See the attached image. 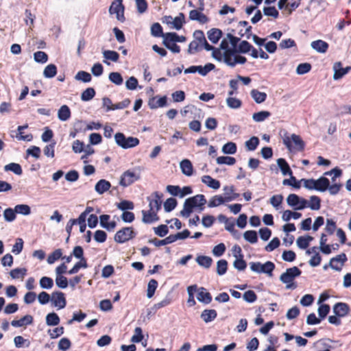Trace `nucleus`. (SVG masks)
I'll use <instances>...</instances> for the list:
<instances>
[{
    "instance_id": "obj_1",
    "label": "nucleus",
    "mask_w": 351,
    "mask_h": 351,
    "mask_svg": "<svg viewBox=\"0 0 351 351\" xmlns=\"http://www.w3.org/2000/svg\"><path fill=\"white\" fill-rule=\"evenodd\" d=\"M206 203L205 196L202 194L189 197L184 201L183 209L180 211V215L185 218L189 217L195 208H198L199 211H202Z\"/></svg>"
},
{
    "instance_id": "obj_2",
    "label": "nucleus",
    "mask_w": 351,
    "mask_h": 351,
    "mask_svg": "<svg viewBox=\"0 0 351 351\" xmlns=\"http://www.w3.org/2000/svg\"><path fill=\"white\" fill-rule=\"evenodd\" d=\"M302 271L298 267H293L286 269L280 276V280L286 284L287 289L293 290L297 288V284L293 280L301 275Z\"/></svg>"
},
{
    "instance_id": "obj_3",
    "label": "nucleus",
    "mask_w": 351,
    "mask_h": 351,
    "mask_svg": "<svg viewBox=\"0 0 351 351\" xmlns=\"http://www.w3.org/2000/svg\"><path fill=\"white\" fill-rule=\"evenodd\" d=\"M114 141L118 146L125 149L134 147L139 144L138 138L132 136L126 137L121 132L114 134Z\"/></svg>"
},
{
    "instance_id": "obj_4",
    "label": "nucleus",
    "mask_w": 351,
    "mask_h": 351,
    "mask_svg": "<svg viewBox=\"0 0 351 351\" xmlns=\"http://www.w3.org/2000/svg\"><path fill=\"white\" fill-rule=\"evenodd\" d=\"M250 269L256 274H265L268 276H272L275 269V265L271 261H267L264 264L261 262H250L249 263Z\"/></svg>"
},
{
    "instance_id": "obj_5",
    "label": "nucleus",
    "mask_w": 351,
    "mask_h": 351,
    "mask_svg": "<svg viewBox=\"0 0 351 351\" xmlns=\"http://www.w3.org/2000/svg\"><path fill=\"white\" fill-rule=\"evenodd\" d=\"M291 141L295 144V148L298 151H303L304 149L305 144L300 136L292 134L289 136L287 133L283 137V143L288 149L291 147Z\"/></svg>"
},
{
    "instance_id": "obj_6",
    "label": "nucleus",
    "mask_w": 351,
    "mask_h": 351,
    "mask_svg": "<svg viewBox=\"0 0 351 351\" xmlns=\"http://www.w3.org/2000/svg\"><path fill=\"white\" fill-rule=\"evenodd\" d=\"M136 237L132 227H125L117 232L114 239L117 243H123Z\"/></svg>"
},
{
    "instance_id": "obj_7",
    "label": "nucleus",
    "mask_w": 351,
    "mask_h": 351,
    "mask_svg": "<svg viewBox=\"0 0 351 351\" xmlns=\"http://www.w3.org/2000/svg\"><path fill=\"white\" fill-rule=\"evenodd\" d=\"M124 10L125 8L123 4V0H114L109 8V13L110 14H115L117 19L121 22H123L125 19L124 16Z\"/></svg>"
},
{
    "instance_id": "obj_8",
    "label": "nucleus",
    "mask_w": 351,
    "mask_h": 351,
    "mask_svg": "<svg viewBox=\"0 0 351 351\" xmlns=\"http://www.w3.org/2000/svg\"><path fill=\"white\" fill-rule=\"evenodd\" d=\"M140 179L139 173H136L134 171L130 170H128L125 171L121 176V179L119 181V184L122 186L126 187L132 184H133L135 181Z\"/></svg>"
},
{
    "instance_id": "obj_9",
    "label": "nucleus",
    "mask_w": 351,
    "mask_h": 351,
    "mask_svg": "<svg viewBox=\"0 0 351 351\" xmlns=\"http://www.w3.org/2000/svg\"><path fill=\"white\" fill-rule=\"evenodd\" d=\"M162 197L163 194L158 191L147 197V199L149 202V207L151 210H155L157 213L161 208Z\"/></svg>"
},
{
    "instance_id": "obj_10",
    "label": "nucleus",
    "mask_w": 351,
    "mask_h": 351,
    "mask_svg": "<svg viewBox=\"0 0 351 351\" xmlns=\"http://www.w3.org/2000/svg\"><path fill=\"white\" fill-rule=\"evenodd\" d=\"M347 260L346 254L341 253L330 260L329 266L333 270L340 271Z\"/></svg>"
},
{
    "instance_id": "obj_11",
    "label": "nucleus",
    "mask_w": 351,
    "mask_h": 351,
    "mask_svg": "<svg viewBox=\"0 0 351 351\" xmlns=\"http://www.w3.org/2000/svg\"><path fill=\"white\" fill-rule=\"evenodd\" d=\"M51 301L54 306L58 309L64 308L66 305L64 293L61 291H54L51 294Z\"/></svg>"
},
{
    "instance_id": "obj_12",
    "label": "nucleus",
    "mask_w": 351,
    "mask_h": 351,
    "mask_svg": "<svg viewBox=\"0 0 351 351\" xmlns=\"http://www.w3.org/2000/svg\"><path fill=\"white\" fill-rule=\"evenodd\" d=\"M333 80H338L343 77L346 74H347L350 70L351 66H348L346 68L341 67V63L340 62H335L333 65Z\"/></svg>"
},
{
    "instance_id": "obj_13",
    "label": "nucleus",
    "mask_w": 351,
    "mask_h": 351,
    "mask_svg": "<svg viewBox=\"0 0 351 351\" xmlns=\"http://www.w3.org/2000/svg\"><path fill=\"white\" fill-rule=\"evenodd\" d=\"M333 313L339 317H345L350 311L349 306L344 302H337L333 306Z\"/></svg>"
},
{
    "instance_id": "obj_14",
    "label": "nucleus",
    "mask_w": 351,
    "mask_h": 351,
    "mask_svg": "<svg viewBox=\"0 0 351 351\" xmlns=\"http://www.w3.org/2000/svg\"><path fill=\"white\" fill-rule=\"evenodd\" d=\"M199 9L191 10L189 12L190 20L197 21L202 24L206 23L208 21V18Z\"/></svg>"
},
{
    "instance_id": "obj_15",
    "label": "nucleus",
    "mask_w": 351,
    "mask_h": 351,
    "mask_svg": "<svg viewBox=\"0 0 351 351\" xmlns=\"http://www.w3.org/2000/svg\"><path fill=\"white\" fill-rule=\"evenodd\" d=\"M142 221L144 223H152L159 220L157 213L155 210H151V209L147 211L142 210Z\"/></svg>"
},
{
    "instance_id": "obj_16",
    "label": "nucleus",
    "mask_w": 351,
    "mask_h": 351,
    "mask_svg": "<svg viewBox=\"0 0 351 351\" xmlns=\"http://www.w3.org/2000/svg\"><path fill=\"white\" fill-rule=\"evenodd\" d=\"M315 184L314 190L324 192L329 188L330 181L327 178L322 176L317 180H315Z\"/></svg>"
},
{
    "instance_id": "obj_17",
    "label": "nucleus",
    "mask_w": 351,
    "mask_h": 351,
    "mask_svg": "<svg viewBox=\"0 0 351 351\" xmlns=\"http://www.w3.org/2000/svg\"><path fill=\"white\" fill-rule=\"evenodd\" d=\"M197 299L199 302L208 304L211 302L212 296L209 292L206 291L205 288L200 287L198 289Z\"/></svg>"
},
{
    "instance_id": "obj_18",
    "label": "nucleus",
    "mask_w": 351,
    "mask_h": 351,
    "mask_svg": "<svg viewBox=\"0 0 351 351\" xmlns=\"http://www.w3.org/2000/svg\"><path fill=\"white\" fill-rule=\"evenodd\" d=\"M110 187L111 184L110 182L106 180L101 179L96 183L95 190L98 194L101 195L108 191Z\"/></svg>"
},
{
    "instance_id": "obj_19",
    "label": "nucleus",
    "mask_w": 351,
    "mask_h": 351,
    "mask_svg": "<svg viewBox=\"0 0 351 351\" xmlns=\"http://www.w3.org/2000/svg\"><path fill=\"white\" fill-rule=\"evenodd\" d=\"M33 317L30 315H26L19 320H12L11 325L14 327H23L24 326L30 325L33 323Z\"/></svg>"
},
{
    "instance_id": "obj_20",
    "label": "nucleus",
    "mask_w": 351,
    "mask_h": 351,
    "mask_svg": "<svg viewBox=\"0 0 351 351\" xmlns=\"http://www.w3.org/2000/svg\"><path fill=\"white\" fill-rule=\"evenodd\" d=\"M222 31L218 28H212L207 32L208 40L213 44L219 42L222 36Z\"/></svg>"
},
{
    "instance_id": "obj_21",
    "label": "nucleus",
    "mask_w": 351,
    "mask_h": 351,
    "mask_svg": "<svg viewBox=\"0 0 351 351\" xmlns=\"http://www.w3.org/2000/svg\"><path fill=\"white\" fill-rule=\"evenodd\" d=\"M311 46L315 51L321 53L326 52L329 47L328 44L322 40L313 41Z\"/></svg>"
},
{
    "instance_id": "obj_22",
    "label": "nucleus",
    "mask_w": 351,
    "mask_h": 351,
    "mask_svg": "<svg viewBox=\"0 0 351 351\" xmlns=\"http://www.w3.org/2000/svg\"><path fill=\"white\" fill-rule=\"evenodd\" d=\"M182 173L186 176H191L193 174V165L188 159L182 160L180 163Z\"/></svg>"
},
{
    "instance_id": "obj_23",
    "label": "nucleus",
    "mask_w": 351,
    "mask_h": 351,
    "mask_svg": "<svg viewBox=\"0 0 351 351\" xmlns=\"http://www.w3.org/2000/svg\"><path fill=\"white\" fill-rule=\"evenodd\" d=\"M202 182L210 189L217 190L220 187V182L219 180L213 179L210 176H203L202 177Z\"/></svg>"
},
{
    "instance_id": "obj_24",
    "label": "nucleus",
    "mask_w": 351,
    "mask_h": 351,
    "mask_svg": "<svg viewBox=\"0 0 351 351\" xmlns=\"http://www.w3.org/2000/svg\"><path fill=\"white\" fill-rule=\"evenodd\" d=\"M277 165L283 176H291L293 174V172L285 159L282 158H278L277 160Z\"/></svg>"
},
{
    "instance_id": "obj_25",
    "label": "nucleus",
    "mask_w": 351,
    "mask_h": 351,
    "mask_svg": "<svg viewBox=\"0 0 351 351\" xmlns=\"http://www.w3.org/2000/svg\"><path fill=\"white\" fill-rule=\"evenodd\" d=\"M217 311L214 309H205L200 315V317L204 322L208 323L213 321L217 317Z\"/></svg>"
},
{
    "instance_id": "obj_26",
    "label": "nucleus",
    "mask_w": 351,
    "mask_h": 351,
    "mask_svg": "<svg viewBox=\"0 0 351 351\" xmlns=\"http://www.w3.org/2000/svg\"><path fill=\"white\" fill-rule=\"evenodd\" d=\"M70 108L66 105L62 106L58 111V118L62 121H66L71 117Z\"/></svg>"
},
{
    "instance_id": "obj_27",
    "label": "nucleus",
    "mask_w": 351,
    "mask_h": 351,
    "mask_svg": "<svg viewBox=\"0 0 351 351\" xmlns=\"http://www.w3.org/2000/svg\"><path fill=\"white\" fill-rule=\"evenodd\" d=\"M163 45L173 53H179L180 47L174 41H169L167 35L165 34L162 40Z\"/></svg>"
},
{
    "instance_id": "obj_28",
    "label": "nucleus",
    "mask_w": 351,
    "mask_h": 351,
    "mask_svg": "<svg viewBox=\"0 0 351 351\" xmlns=\"http://www.w3.org/2000/svg\"><path fill=\"white\" fill-rule=\"evenodd\" d=\"M226 202V197H224L221 195H216L213 196L208 202V206L209 208H214L219 206Z\"/></svg>"
},
{
    "instance_id": "obj_29",
    "label": "nucleus",
    "mask_w": 351,
    "mask_h": 351,
    "mask_svg": "<svg viewBox=\"0 0 351 351\" xmlns=\"http://www.w3.org/2000/svg\"><path fill=\"white\" fill-rule=\"evenodd\" d=\"M250 95L257 104L264 102L267 98V94L265 93L261 92L256 89H252L250 92Z\"/></svg>"
},
{
    "instance_id": "obj_30",
    "label": "nucleus",
    "mask_w": 351,
    "mask_h": 351,
    "mask_svg": "<svg viewBox=\"0 0 351 351\" xmlns=\"http://www.w3.org/2000/svg\"><path fill=\"white\" fill-rule=\"evenodd\" d=\"M195 261L199 266L206 269L209 268L213 263L212 258L204 255L197 256Z\"/></svg>"
},
{
    "instance_id": "obj_31",
    "label": "nucleus",
    "mask_w": 351,
    "mask_h": 351,
    "mask_svg": "<svg viewBox=\"0 0 351 351\" xmlns=\"http://www.w3.org/2000/svg\"><path fill=\"white\" fill-rule=\"evenodd\" d=\"M239 53L237 51V47L228 48L226 51L223 53V62L228 65V62L226 60H228L230 62H232L233 60V57L236 56V53Z\"/></svg>"
},
{
    "instance_id": "obj_32",
    "label": "nucleus",
    "mask_w": 351,
    "mask_h": 351,
    "mask_svg": "<svg viewBox=\"0 0 351 351\" xmlns=\"http://www.w3.org/2000/svg\"><path fill=\"white\" fill-rule=\"evenodd\" d=\"M59 316L54 312L49 313L46 316V324L50 326H57L60 323Z\"/></svg>"
},
{
    "instance_id": "obj_33",
    "label": "nucleus",
    "mask_w": 351,
    "mask_h": 351,
    "mask_svg": "<svg viewBox=\"0 0 351 351\" xmlns=\"http://www.w3.org/2000/svg\"><path fill=\"white\" fill-rule=\"evenodd\" d=\"M4 170L5 171H12L17 176H21L23 173L21 165L15 162H11L4 166Z\"/></svg>"
},
{
    "instance_id": "obj_34",
    "label": "nucleus",
    "mask_w": 351,
    "mask_h": 351,
    "mask_svg": "<svg viewBox=\"0 0 351 351\" xmlns=\"http://www.w3.org/2000/svg\"><path fill=\"white\" fill-rule=\"evenodd\" d=\"M151 34L154 37H162L165 38V34L162 32V27L159 23H154L151 26Z\"/></svg>"
},
{
    "instance_id": "obj_35",
    "label": "nucleus",
    "mask_w": 351,
    "mask_h": 351,
    "mask_svg": "<svg viewBox=\"0 0 351 351\" xmlns=\"http://www.w3.org/2000/svg\"><path fill=\"white\" fill-rule=\"evenodd\" d=\"M259 138L256 136H252L245 143L246 149L250 152L254 151L259 145Z\"/></svg>"
},
{
    "instance_id": "obj_36",
    "label": "nucleus",
    "mask_w": 351,
    "mask_h": 351,
    "mask_svg": "<svg viewBox=\"0 0 351 351\" xmlns=\"http://www.w3.org/2000/svg\"><path fill=\"white\" fill-rule=\"evenodd\" d=\"M88 263L86 259L80 260L74 266L68 271L70 275L77 274L81 268H87Z\"/></svg>"
},
{
    "instance_id": "obj_37",
    "label": "nucleus",
    "mask_w": 351,
    "mask_h": 351,
    "mask_svg": "<svg viewBox=\"0 0 351 351\" xmlns=\"http://www.w3.org/2000/svg\"><path fill=\"white\" fill-rule=\"evenodd\" d=\"M57 73V67L53 64H48L43 71V75L46 78H52Z\"/></svg>"
},
{
    "instance_id": "obj_38",
    "label": "nucleus",
    "mask_w": 351,
    "mask_h": 351,
    "mask_svg": "<svg viewBox=\"0 0 351 351\" xmlns=\"http://www.w3.org/2000/svg\"><path fill=\"white\" fill-rule=\"evenodd\" d=\"M271 116V113L269 111L263 110L258 112H255L252 114V119L255 122H262Z\"/></svg>"
},
{
    "instance_id": "obj_39",
    "label": "nucleus",
    "mask_w": 351,
    "mask_h": 351,
    "mask_svg": "<svg viewBox=\"0 0 351 351\" xmlns=\"http://www.w3.org/2000/svg\"><path fill=\"white\" fill-rule=\"evenodd\" d=\"M243 238L250 243H256L258 241L257 233L255 230H247L243 233Z\"/></svg>"
},
{
    "instance_id": "obj_40",
    "label": "nucleus",
    "mask_w": 351,
    "mask_h": 351,
    "mask_svg": "<svg viewBox=\"0 0 351 351\" xmlns=\"http://www.w3.org/2000/svg\"><path fill=\"white\" fill-rule=\"evenodd\" d=\"M158 282L155 279H151L147 285V297L151 298L155 293L156 289L158 287Z\"/></svg>"
},
{
    "instance_id": "obj_41",
    "label": "nucleus",
    "mask_w": 351,
    "mask_h": 351,
    "mask_svg": "<svg viewBox=\"0 0 351 351\" xmlns=\"http://www.w3.org/2000/svg\"><path fill=\"white\" fill-rule=\"evenodd\" d=\"M172 239L173 238H171V236L170 234L169 236L167 237L165 239L162 240H158L156 238L150 239L149 240V243H153L156 247H160L162 245H165L173 243Z\"/></svg>"
},
{
    "instance_id": "obj_42",
    "label": "nucleus",
    "mask_w": 351,
    "mask_h": 351,
    "mask_svg": "<svg viewBox=\"0 0 351 351\" xmlns=\"http://www.w3.org/2000/svg\"><path fill=\"white\" fill-rule=\"evenodd\" d=\"M108 79L117 86L121 85L123 82V79L119 72H111L108 75Z\"/></svg>"
},
{
    "instance_id": "obj_43",
    "label": "nucleus",
    "mask_w": 351,
    "mask_h": 351,
    "mask_svg": "<svg viewBox=\"0 0 351 351\" xmlns=\"http://www.w3.org/2000/svg\"><path fill=\"white\" fill-rule=\"evenodd\" d=\"M95 95V90L93 88L89 87L81 94V99L84 101L91 100Z\"/></svg>"
},
{
    "instance_id": "obj_44",
    "label": "nucleus",
    "mask_w": 351,
    "mask_h": 351,
    "mask_svg": "<svg viewBox=\"0 0 351 351\" xmlns=\"http://www.w3.org/2000/svg\"><path fill=\"white\" fill-rule=\"evenodd\" d=\"M75 79L76 80L82 81L84 83L90 82L92 80L91 75L84 71H80L77 73V74L75 76Z\"/></svg>"
},
{
    "instance_id": "obj_45",
    "label": "nucleus",
    "mask_w": 351,
    "mask_h": 351,
    "mask_svg": "<svg viewBox=\"0 0 351 351\" xmlns=\"http://www.w3.org/2000/svg\"><path fill=\"white\" fill-rule=\"evenodd\" d=\"M335 342L330 339H322L317 341L318 345L320 346L322 350L319 351H330L334 347L330 344V343Z\"/></svg>"
},
{
    "instance_id": "obj_46",
    "label": "nucleus",
    "mask_w": 351,
    "mask_h": 351,
    "mask_svg": "<svg viewBox=\"0 0 351 351\" xmlns=\"http://www.w3.org/2000/svg\"><path fill=\"white\" fill-rule=\"evenodd\" d=\"M39 285L42 289H50L53 286V280L49 277L43 276L40 279Z\"/></svg>"
},
{
    "instance_id": "obj_47",
    "label": "nucleus",
    "mask_w": 351,
    "mask_h": 351,
    "mask_svg": "<svg viewBox=\"0 0 351 351\" xmlns=\"http://www.w3.org/2000/svg\"><path fill=\"white\" fill-rule=\"evenodd\" d=\"M103 56L106 60H110L112 62H117L119 58V54L115 51L112 50H104L103 52Z\"/></svg>"
},
{
    "instance_id": "obj_48",
    "label": "nucleus",
    "mask_w": 351,
    "mask_h": 351,
    "mask_svg": "<svg viewBox=\"0 0 351 351\" xmlns=\"http://www.w3.org/2000/svg\"><path fill=\"white\" fill-rule=\"evenodd\" d=\"M178 202L175 198L169 197L164 202V209L167 213L172 211L177 206Z\"/></svg>"
},
{
    "instance_id": "obj_49",
    "label": "nucleus",
    "mask_w": 351,
    "mask_h": 351,
    "mask_svg": "<svg viewBox=\"0 0 351 351\" xmlns=\"http://www.w3.org/2000/svg\"><path fill=\"white\" fill-rule=\"evenodd\" d=\"M228 269V261L224 259H221L217 263V274L222 276L226 274Z\"/></svg>"
},
{
    "instance_id": "obj_50",
    "label": "nucleus",
    "mask_w": 351,
    "mask_h": 351,
    "mask_svg": "<svg viewBox=\"0 0 351 351\" xmlns=\"http://www.w3.org/2000/svg\"><path fill=\"white\" fill-rule=\"evenodd\" d=\"M282 184L291 186L292 187L298 189L301 186V181L297 180L296 178L292 174L291 176H290L289 179H285L282 181Z\"/></svg>"
},
{
    "instance_id": "obj_51",
    "label": "nucleus",
    "mask_w": 351,
    "mask_h": 351,
    "mask_svg": "<svg viewBox=\"0 0 351 351\" xmlns=\"http://www.w3.org/2000/svg\"><path fill=\"white\" fill-rule=\"evenodd\" d=\"M310 204H308V207L313 210H317L321 207V199L316 196L312 195L310 197Z\"/></svg>"
},
{
    "instance_id": "obj_52",
    "label": "nucleus",
    "mask_w": 351,
    "mask_h": 351,
    "mask_svg": "<svg viewBox=\"0 0 351 351\" xmlns=\"http://www.w3.org/2000/svg\"><path fill=\"white\" fill-rule=\"evenodd\" d=\"M252 48V45L247 40H242L237 47V51L240 53H247Z\"/></svg>"
},
{
    "instance_id": "obj_53",
    "label": "nucleus",
    "mask_w": 351,
    "mask_h": 351,
    "mask_svg": "<svg viewBox=\"0 0 351 351\" xmlns=\"http://www.w3.org/2000/svg\"><path fill=\"white\" fill-rule=\"evenodd\" d=\"M185 16L182 12L173 19V25L176 29L179 30L182 27L183 23H185Z\"/></svg>"
},
{
    "instance_id": "obj_54",
    "label": "nucleus",
    "mask_w": 351,
    "mask_h": 351,
    "mask_svg": "<svg viewBox=\"0 0 351 351\" xmlns=\"http://www.w3.org/2000/svg\"><path fill=\"white\" fill-rule=\"evenodd\" d=\"M16 213L23 215H29L31 213V208L27 204H17L14 207Z\"/></svg>"
},
{
    "instance_id": "obj_55",
    "label": "nucleus",
    "mask_w": 351,
    "mask_h": 351,
    "mask_svg": "<svg viewBox=\"0 0 351 351\" xmlns=\"http://www.w3.org/2000/svg\"><path fill=\"white\" fill-rule=\"evenodd\" d=\"M62 252L61 249H57L50 254L47 257V263L53 264L56 261L62 258Z\"/></svg>"
},
{
    "instance_id": "obj_56",
    "label": "nucleus",
    "mask_w": 351,
    "mask_h": 351,
    "mask_svg": "<svg viewBox=\"0 0 351 351\" xmlns=\"http://www.w3.org/2000/svg\"><path fill=\"white\" fill-rule=\"evenodd\" d=\"M227 106L232 109H237L241 106V101L237 98L229 97L226 99Z\"/></svg>"
},
{
    "instance_id": "obj_57",
    "label": "nucleus",
    "mask_w": 351,
    "mask_h": 351,
    "mask_svg": "<svg viewBox=\"0 0 351 351\" xmlns=\"http://www.w3.org/2000/svg\"><path fill=\"white\" fill-rule=\"evenodd\" d=\"M222 152L226 154H234L237 152V145L234 143L228 142L223 146Z\"/></svg>"
},
{
    "instance_id": "obj_58",
    "label": "nucleus",
    "mask_w": 351,
    "mask_h": 351,
    "mask_svg": "<svg viewBox=\"0 0 351 351\" xmlns=\"http://www.w3.org/2000/svg\"><path fill=\"white\" fill-rule=\"evenodd\" d=\"M171 302H172L171 297L170 295H167L162 300L155 304L153 306L152 309L154 311H156V310H158L159 308H161L162 307L169 305L171 303Z\"/></svg>"
},
{
    "instance_id": "obj_59",
    "label": "nucleus",
    "mask_w": 351,
    "mask_h": 351,
    "mask_svg": "<svg viewBox=\"0 0 351 351\" xmlns=\"http://www.w3.org/2000/svg\"><path fill=\"white\" fill-rule=\"evenodd\" d=\"M3 217L8 222H12L14 221L16 219L15 209H12L11 208H6L3 211Z\"/></svg>"
},
{
    "instance_id": "obj_60",
    "label": "nucleus",
    "mask_w": 351,
    "mask_h": 351,
    "mask_svg": "<svg viewBox=\"0 0 351 351\" xmlns=\"http://www.w3.org/2000/svg\"><path fill=\"white\" fill-rule=\"evenodd\" d=\"M34 58L36 62L43 64L47 62L48 56L45 52L38 51L34 53Z\"/></svg>"
},
{
    "instance_id": "obj_61",
    "label": "nucleus",
    "mask_w": 351,
    "mask_h": 351,
    "mask_svg": "<svg viewBox=\"0 0 351 351\" xmlns=\"http://www.w3.org/2000/svg\"><path fill=\"white\" fill-rule=\"evenodd\" d=\"M311 69V65L309 63H301L296 68V73L298 75H304L308 73Z\"/></svg>"
},
{
    "instance_id": "obj_62",
    "label": "nucleus",
    "mask_w": 351,
    "mask_h": 351,
    "mask_svg": "<svg viewBox=\"0 0 351 351\" xmlns=\"http://www.w3.org/2000/svg\"><path fill=\"white\" fill-rule=\"evenodd\" d=\"M154 233L160 237H164L169 232V228L167 225L162 224L158 227L154 228Z\"/></svg>"
},
{
    "instance_id": "obj_63",
    "label": "nucleus",
    "mask_w": 351,
    "mask_h": 351,
    "mask_svg": "<svg viewBox=\"0 0 351 351\" xmlns=\"http://www.w3.org/2000/svg\"><path fill=\"white\" fill-rule=\"evenodd\" d=\"M117 207L123 212L128 211V210H133L134 209V204L132 202L128 201V200H123L121 202H119Z\"/></svg>"
},
{
    "instance_id": "obj_64",
    "label": "nucleus",
    "mask_w": 351,
    "mask_h": 351,
    "mask_svg": "<svg viewBox=\"0 0 351 351\" xmlns=\"http://www.w3.org/2000/svg\"><path fill=\"white\" fill-rule=\"evenodd\" d=\"M243 298L248 303H253L257 300V295L254 291L248 290L243 293Z\"/></svg>"
}]
</instances>
